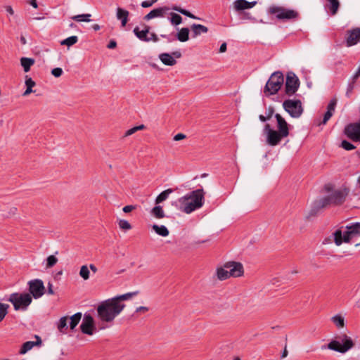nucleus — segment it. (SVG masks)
Masks as SVG:
<instances>
[{"mask_svg": "<svg viewBox=\"0 0 360 360\" xmlns=\"http://www.w3.org/2000/svg\"><path fill=\"white\" fill-rule=\"evenodd\" d=\"M136 294L137 292H128L122 295H118L115 297H112V299H117V301L118 302L119 304H124L122 301L129 300L134 295H136Z\"/></svg>", "mask_w": 360, "mask_h": 360, "instance_id": "37", "label": "nucleus"}, {"mask_svg": "<svg viewBox=\"0 0 360 360\" xmlns=\"http://www.w3.org/2000/svg\"><path fill=\"white\" fill-rule=\"evenodd\" d=\"M176 39L181 42L187 41L189 39V29L188 27L181 28L176 33Z\"/></svg>", "mask_w": 360, "mask_h": 360, "instance_id": "27", "label": "nucleus"}, {"mask_svg": "<svg viewBox=\"0 0 360 360\" xmlns=\"http://www.w3.org/2000/svg\"><path fill=\"white\" fill-rule=\"evenodd\" d=\"M7 300L13 304L15 311H26L32 303V298L29 293L14 292L10 295Z\"/></svg>", "mask_w": 360, "mask_h": 360, "instance_id": "6", "label": "nucleus"}, {"mask_svg": "<svg viewBox=\"0 0 360 360\" xmlns=\"http://www.w3.org/2000/svg\"><path fill=\"white\" fill-rule=\"evenodd\" d=\"M274 112V108L270 107V108H269L268 111H267V116H264L263 115H260L259 116V119L262 122H266V120L271 119Z\"/></svg>", "mask_w": 360, "mask_h": 360, "instance_id": "47", "label": "nucleus"}, {"mask_svg": "<svg viewBox=\"0 0 360 360\" xmlns=\"http://www.w3.org/2000/svg\"><path fill=\"white\" fill-rule=\"evenodd\" d=\"M48 293L49 295H53L54 294V291L53 290V285L51 283H48Z\"/></svg>", "mask_w": 360, "mask_h": 360, "instance_id": "58", "label": "nucleus"}, {"mask_svg": "<svg viewBox=\"0 0 360 360\" xmlns=\"http://www.w3.org/2000/svg\"><path fill=\"white\" fill-rule=\"evenodd\" d=\"M30 4L34 8H37L38 7V4L37 2V0H30Z\"/></svg>", "mask_w": 360, "mask_h": 360, "instance_id": "63", "label": "nucleus"}, {"mask_svg": "<svg viewBox=\"0 0 360 360\" xmlns=\"http://www.w3.org/2000/svg\"><path fill=\"white\" fill-rule=\"evenodd\" d=\"M145 128H146V127H145L144 124H141V125H139V126H136V127H134L128 129L127 131H126V132L124 134V136H131L133 134L136 133L137 131L143 130Z\"/></svg>", "mask_w": 360, "mask_h": 360, "instance_id": "45", "label": "nucleus"}, {"mask_svg": "<svg viewBox=\"0 0 360 360\" xmlns=\"http://www.w3.org/2000/svg\"><path fill=\"white\" fill-rule=\"evenodd\" d=\"M82 319V313L77 312L70 316V330H73L75 327L77 326V324L79 323L80 320Z\"/></svg>", "mask_w": 360, "mask_h": 360, "instance_id": "35", "label": "nucleus"}, {"mask_svg": "<svg viewBox=\"0 0 360 360\" xmlns=\"http://www.w3.org/2000/svg\"><path fill=\"white\" fill-rule=\"evenodd\" d=\"M226 51V44L224 42V43L221 44L220 48H219V52L220 53H224Z\"/></svg>", "mask_w": 360, "mask_h": 360, "instance_id": "60", "label": "nucleus"}, {"mask_svg": "<svg viewBox=\"0 0 360 360\" xmlns=\"http://www.w3.org/2000/svg\"><path fill=\"white\" fill-rule=\"evenodd\" d=\"M129 11L121 8H117V18L121 20L122 26H126L128 21Z\"/></svg>", "mask_w": 360, "mask_h": 360, "instance_id": "25", "label": "nucleus"}, {"mask_svg": "<svg viewBox=\"0 0 360 360\" xmlns=\"http://www.w3.org/2000/svg\"><path fill=\"white\" fill-rule=\"evenodd\" d=\"M332 240H334L333 235L331 236V237L325 238L323 242V244H328V243H331Z\"/></svg>", "mask_w": 360, "mask_h": 360, "instance_id": "62", "label": "nucleus"}, {"mask_svg": "<svg viewBox=\"0 0 360 360\" xmlns=\"http://www.w3.org/2000/svg\"><path fill=\"white\" fill-rule=\"evenodd\" d=\"M360 41V28H354L347 32L346 44L347 46L356 44Z\"/></svg>", "mask_w": 360, "mask_h": 360, "instance_id": "16", "label": "nucleus"}, {"mask_svg": "<svg viewBox=\"0 0 360 360\" xmlns=\"http://www.w3.org/2000/svg\"><path fill=\"white\" fill-rule=\"evenodd\" d=\"M152 229L158 235L162 237H166L169 233V230L164 225L159 226L158 224H153Z\"/></svg>", "mask_w": 360, "mask_h": 360, "instance_id": "30", "label": "nucleus"}, {"mask_svg": "<svg viewBox=\"0 0 360 360\" xmlns=\"http://www.w3.org/2000/svg\"><path fill=\"white\" fill-rule=\"evenodd\" d=\"M29 292L34 299L41 297L45 291L44 283L40 279H34L28 282Z\"/></svg>", "mask_w": 360, "mask_h": 360, "instance_id": "10", "label": "nucleus"}, {"mask_svg": "<svg viewBox=\"0 0 360 360\" xmlns=\"http://www.w3.org/2000/svg\"><path fill=\"white\" fill-rule=\"evenodd\" d=\"M186 138V135L184 134H181V133H179L177 134H176L173 139L176 141H180V140H182V139H184Z\"/></svg>", "mask_w": 360, "mask_h": 360, "instance_id": "54", "label": "nucleus"}, {"mask_svg": "<svg viewBox=\"0 0 360 360\" xmlns=\"http://www.w3.org/2000/svg\"><path fill=\"white\" fill-rule=\"evenodd\" d=\"M333 204L332 201H330V195L325 197L322 199H321L318 202V207L319 208H323L328 205Z\"/></svg>", "mask_w": 360, "mask_h": 360, "instance_id": "46", "label": "nucleus"}, {"mask_svg": "<svg viewBox=\"0 0 360 360\" xmlns=\"http://www.w3.org/2000/svg\"><path fill=\"white\" fill-rule=\"evenodd\" d=\"M348 193L349 190L347 188L335 191L329 195L330 197V201H332L333 204L335 205H342L345 201Z\"/></svg>", "mask_w": 360, "mask_h": 360, "instance_id": "14", "label": "nucleus"}, {"mask_svg": "<svg viewBox=\"0 0 360 360\" xmlns=\"http://www.w3.org/2000/svg\"><path fill=\"white\" fill-rule=\"evenodd\" d=\"M57 328L59 332L62 334H66L68 328V317L63 316L60 319L59 321L57 323Z\"/></svg>", "mask_w": 360, "mask_h": 360, "instance_id": "29", "label": "nucleus"}, {"mask_svg": "<svg viewBox=\"0 0 360 360\" xmlns=\"http://www.w3.org/2000/svg\"><path fill=\"white\" fill-rule=\"evenodd\" d=\"M148 39H149V41H153L154 42H157L159 40L157 34L153 32L149 33V37H148Z\"/></svg>", "mask_w": 360, "mask_h": 360, "instance_id": "53", "label": "nucleus"}, {"mask_svg": "<svg viewBox=\"0 0 360 360\" xmlns=\"http://www.w3.org/2000/svg\"><path fill=\"white\" fill-rule=\"evenodd\" d=\"M124 304H119L117 299H108L102 302L97 307L98 319L102 322L110 323L124 309Z\"/></svg>", "mask_w": 360, "mask_h": 360, "instance_id": "2", "label": "nucleus"}, {"mask_svg": "<svg viewBox=\"0 0 360 360\" xmlns=\"http://www.w3.org/2000/svg\"><path fill=\"white\" fill-rule=\"evenodd\" d=\"M300 86V80L296 75L292 72H288L285 84V94L291 96L294 95Z\"/></svg>", "mask_w": 360, "mask_h": 360, "instance_id": "9", "label": "nucleus"}, {"mask_svg": "<svg viewBox=\"0 0 360 360\" xmlns=\"http://www.w3.org/2000/svg\"><path fill=\"white\" fill-rule=\"evenodd\" d=\"M81 331L86 335H92L96 330L94 320L91 315L85 314L80 325Z\"/></svg>", "mask_w": 360, "mask_h": 360, "instance_id": "12", "label": "nucleus"}, {"mask_svg": "<svg viewBox=\"0 0 360 360\" xmlns=\"http://www.w3.org/2000/svg\"><path fill=\"white\" fill-rule=\"evenodd\" d=\"M216 276L220 281H224L230 278L228 269L224 268V265L223 266L217 268Z\"/></svg>", "mask_w": 360, "mask_h": 360, "instance_id": "31", "label": "nucleus"}, {"mask_svg": "<svg viewBox=\"0 0 360 360\" xmlns=\"http://www.w3.org/2000/svg\"><path fill=\"white\" fill-rule=\"evenodd\" d=\"M149 310V309L146 307H139L136 309V312L146 313Z\"/></svg>", "mask_w": 360, "mask_h": 360, "instance_id": "56", "label": "nucleus"}, {"mask_svg": "<svg viewBox=\"0 0 360 360\" xmlns=\"http://www.w3.org/2000/svg\"><path fill=\"white\" fill-rule=\"evenodd\" d=\"M79 276L85 281L88 280L90 277V271L88 266L83 265L79 270Z\"/></svg>", "mask_w": 360, "mask_h": 360, "instance_id": "40", "label": "nucleus"}, {"mask_svg": "<svg viewBox=\"0 0 360 360\" xmlns=\"http://www.w3.org/2000/svg\"><path fill=\"white\" fill-rule=\"evenodd\" d=\"M17 212V208L15 207H11L9 209V212L7 214H6V217H9L11 216L15 215Z\"/></svg>", "mask_w": 360, "mask_h": 360, "instance_id": "55", "label": "nucleus"}, {"mask_svg": "<svg viewBox=\"0 0 360 360\" xmlns=\"http://www.w3.org/2000/svg\"><path fill=\"white\" fill-rule=\"evenodd\" d=\"M257 4V1H248L246 0H236L233 4V8L236 12L245 9L253 8Z\"/></svg>", "mask_w": 360, "mask_h": 360, "instance_id": "19", "label": "nucleus"}, {"mask_svg": "<svg viewBox=\"0 0 360 360\" xmlns=\"http://www.w3.org/2000/svg\"><path fill=\"white\" fill-rule=\"evenodd\" d=\"M171 18L170 22L174 25H179L182 22V18L177 13H170Z\"/></svg>", "mask_w": 360, "mask_h": 360, "instance_id": "42", "label": "nucleus"}, {"mask_svg": "<svg viewBox=\"0 0 360 360\" xmlns=\"http://www.w3.org/2000/svg\"><path fill=\"white\" fill-rule=\"evenodd\" d=\"M346 229L344 233L340 229H338L333 233L336 245L339 246L343 242L349 243L360 237V222L350 223L346 226Z\"/></svg>", "mask_w": 360, "mask_h": 360, "instance_id": "3", "label": "nucleus"}, {"mask_svg": "<svg viewBox=\"0 0 360 360\" xmlns=\"http://www.w3.org/2000/svg\"><path fill=\"white\" fill-rule=\"evenodd\" d=\"M341 147L346 150H352L356 148L355 146L351 143L350 142L343 140L341 142Z\"/></svg>", "mask_w": 360, "mask_h": 360, "instance_id": "49", "label": "nucleus"}, {"mask_svg": "<svg viewBox=\"0 0 360 360\" xmlns=\"http://www.w3.org/2000/svg\"><path fill=\"white\" fill-rule=\"evenodd\" d=\"M51 74L56 77H59L63 74V70L60 68H55L51 70Z\"/></svg>", "mask_w": 360, "mask_h": 360, "instance_id": "51", "label": "nucleus"}, {"mask_svg": "<svg viewBox=\"0 0 360 360\" xmlns=\"http://www.w3.org/2000/svg\"><path fill=\"white\" fill-rule=\"evenodd\" d=\"M269 12L276 15L278 20L296 19L299 13L292 9L285 8L281 6H272L269 8Z\"/></svg>", "mask_w": 360, "mask_h": 360, "instance_id": "8", "label": "nucleus"}, {"mask_svg": "<svg viewBox=\"0 0 360 360\" xmlns=\"http://www.w3.org/2000/svg\"><path fill=\"white\" fill-rule=\"evenodd\" d=\"M35 338L37 339L36 341H27L23 343L22 345L19 353L20 354H25L28 351L32 349L34 346H39L41 345V338L38 335H35Z\"/></svg>", "mask_w": 360, "mask_h": 360, "instance_id": "21", "label": "nucleus"}, {"mask_svg": "<svg viewBox=\"0 0 360 360\" xmlns=\"http://www.w3.org/2000/svg\"><path fill=\"white\" fill-rule=\"evenodd\" d=\"M352 90H353V85L349 84L347 88V92H346V96L349 97L350 96V94L352 93Z\"/></svg>", "mask_w": 360, "mask_h": 360, "instance_id": "61", "label": "nucleus"}, {"mask_svg": "<svg viewBox=\"0 0 360 360\" xmlns=\"http://www.w3.org/2000/svg\"><path fill=\"white\" fill-rule=\"evenodd\" d=\"M205 192L202 188L188 193L178 199L179 210L186 214H191L201 208L205 202Z\"/></svg>", "mask_w": 360, "mask_h": 360, "instance_id": "1", "label": "nucleus"}, {"mask_svg": "<svg viewBox=\"0 0 360 360\" xmlns=\"http://www.w3.org/2000/svg\"><path fill=\"white\" fill-rule=\"evenodd\" d=\"M173 190L172 188H168L167 190H165L162 193H160L157 198H155V204L158 205L160 202L165 201L167 200L172 193H173Z\"/></svg>", "mask_w": 360, "mask_h": 360, "instance_id": "33", "label": "nucleus"}, {"mask_svg": "<svg viewBox=\"0 0 360 360\" xmlns=\"http://www.w3.org/2000/svg\"><path fill=\"white\" fill-rule=\"evenodd\" d=\"M151 215L156 219H162L165 217L162 207L160 205L155 206L150 211Z\"/></svg>", "mask_w": 360, "mask_h": 360, "instance_id": "34", "label": "nucleus"}, {"mask_svg": "<svg viewBox=\"0 0 360 360\" xmlns=\"http://www.w3.org/2000/svg\"><path fill=\"white\" fill-rule=\"evenodd\" d=\"M116 46H117V43H116V41H115V40H111V41L109 42V44H108L107 47H108V49H112L115 48V47H116Z\"/></svg>", "mask_w": 360, "mask_h": 360, "instance_id": "57", "label": "nucleus"}, {"mask_svg": "<svg viewBox=\"0 0 360 360\" xmlns=\"http://www.w3.org/2000/svg\"><path fill=\"white\" fill-rule=\"evenodd\" d=\"M331 321L339 329L343 328L345 326V317L340 314H337L332 316Z\"/></svg>", "mask_w": 360, "mask_h": 360, "instance_id": "26", "label": "nucleus"}, {"mask_svg": "<svg viewBox=\"0 0 360 360\" xmlns=\"http://www.w3.org/2000/svg\"><path fill=\"white\" fill-rule=\"evenodd\" d=\"M77 41L78 37L77 36H71L63 40L60 42V44L61 45H66L68 46H70L76 44Z\"/></svg>", "mask_w": 360, "mask_h": 360, "instance_id": "41", "label": "nucleus"}, {"mask_svg": "<svg viewBox=\"0 0 360 360\" xmlns=\"http://www.w3.org/2000/svg\"><path fill=\"white\" fill-rule=\"evenodd\" d=\"M158 0H147L141 2V6L143 8H149L155 4Z\"/></svg>", "mask_w": 360, "mask_h": 360, "instance_id": "50", "label": "nucleus"}, {"mask_svg": "<svg viewBox=\"0 0 360 360\" xmlns=\"http://www.w3.org/2000/svg\"><path fill=\"white\" fill-rule=\"evenodd\" d=\"M91 15L89 13L86 14H79L77 15L72 16L71 18L77 22H89L91 21Z\"/></svg>", "mask_w": 360, "mask_h": 360, "instance_id": "36", "label": "nucleus"}, {"mask_svg": "<svg viewBox=\"0 0 360 360\" xmlns=\"http://www.w3.org/2000/svg\"><path fill=\"white\" fill-rule=\"evenodd\" d=\"M192 31V37L195 38L197 36L208 32V28L200 24H193L191 27Z\"/></svg>", "mask_w": 360, "mask_h": 360, "instance_id": "23", "label": "nucleus"}, {"mask_svg": "<svg viewBox=\"0 0 360 360\" xmlns=\"http://www.w3.org/2000/svg\"><path fill=\"white\" fill-rule=\"evenodd\" d=\"M354 347V342L351 337L342 333L331 340L327 345L321 347V349H330L341 354H345Z\"/></svg>", "mask_w": 360, "mask_h": 360, "instance_id": "4", "label": "nucleus"}, {"mask_svg": "<svg viewBox=\"0 0 360 360\" xmlns=\"http://www.w3.org/2000/svg\"><path fill=\"white\" fill-rule=\"evenodd\" d=\"M149 30L150 27L148 25L145 26V29L143 30H140L138 27H136L133 32L136 35V37L140 39L141 41L148 42L149 39H148V34H149Z\"/></svg>", "mask_w": 360, "mask_h": 360, "instance_id": "22", "label": "nucleus"}, {"mask_svg": "<svg viewBox=\"0 0 360 360\" xmlns=\"http://www.w3.org/2000/svg\"><path fill=\"white\" fill-rule=\"evenodd\" d=\"M6 8V11L11 15H13L14 14V11H13V9L12 8V7L11 6H6L5 7Z\"/></svg>", "mask_w": 360, "mask_h": 360, "instance_id": "59", "label": "nucleus"}, {"mask_svg": "<svg viewBox=\"0 0 360 360\" xmlns=\"http://www.w3.org/2000/svg\"><path fill=\"white\" fill-rule=\"evenodd\" d=\"M136 209V205H126L122 208L124 213H129Z\"/></svg>", "mask_w": 360, "mask_h": 360, "instance_id": "52", "label": "nucleus"}, {"mask_svg": "<svg viewBox=\"0 0 360 360\" xmlns=\"http://www.w3.org/2000/svg\"><path fill=\"white\" fill-rule=\"evenodd\" d=\"M159 58L161 62L166 65L172 66L176 63V60L169 53H163L159 55Z\"/></svg>", "mask_w": 360, "mask_h": 360, "instance_id": "24", "label": "nucleus"}, {"mask_svg": "<svg viewBox=\"0 0 360 360\" xmlns=\"http://www.w3.org/2000/svg\"><path fill=\"white\" fill-rule=\"evenodd\" d=\"M89 269H90L94 273H96L97 271H98L97 267L94 264H91L89 265Z\"/></svg>", "mask_w": 360, "mask_h": 360, "instance_id": "64", "label": "nucleus"}, {"mask_svg": "<svg viewBox=\"0 0 360 360\" xmlns=\"http://www.w3.org/2000/svg\"><path fill=\"white\" fill-rule=\"evenodd\" d=\"M285 137L287 136L283 135L279 131L271 130L268 133V136H266V142L269 146H275L281 142L282 139Z\"/></svg>", "mask_w": 360, "mask_h": 360, "instance_id": "17", "label": "nucleus"}, {"mask_svg": "<svg viewBox=\"0 0 360 360\" xmlns=\"http://www.w3.org/2000/svg\"><path fill=\"white\" fill-rule=\"evenodd\" d=\"M25 85H26V90L24 91L22 95L24 96H27L31 93L33 92L32 88L36 85V83L34 81L32 80V79L27 75L25 76Z\"/></svg>", "mask_w": 360, "mask_h": 360, "instance_id": "28", "label": "nucleus"}, {"mask_svg": "<svg viewBox=\"0 0 360 360\" xmlns=\"http://www.w3.org/2000/svg\"><path fill=\"white\" fill-rule=\"evenodd\" d=\"M328 1L329 3V8L331 12V14L332 15L336 14L339 8V6H340L339 1L338 0H328Z\"/></svg>", "mask_w": 360, "mask_h": 360, "instance_id": "39", "label": "nucleus"}, {"mask_svg": "<svg viewBox=\"0 0 360 360\" xmlns=\"http://www.w3.org/2000/svg\"><path fill=\"white\" fill-rule=\"evenodd\" d=\"M118 226L120 229L124 231H129L131 229L132 226L130 223L125 219H119L118 220Z\"/></svg>", "mask_w": 360, "mask_h": 360, "instance_id": "44", "label": "nucleus"}, {"mask_svg": "<svg viewBox=\"0 0 360 360\" xmlns=\"http://www.w3.org/2000/svg\"><path fill=\"white\" fill-rule=\"evenodd\" d=\"M46 267H53L58 262V259L54 255H50L46 259Z\"/></svg>", "mask_w": 360, "mask_h": 360, "instance_id": "48", "label": "nucleus"}, {"mask_svg": "<svg viewBox=\"0 0 360 360\" xmlns=\"http://www.w3.org/2000/svg\"><path fill=\"white\" fill-rule=\"evenodd\" d=\"M284 82V77L281 72H274L267 81L264 93L266 96L276 94L281 88Z\"/></svg>", "mask_w": 360, "mask_h": 360, "instance_id": "5", "label": "nucleus"}, {"mask_svg": "<svg viewBox=\"0 0 360 360\" xmlns=\"http://www.w3.org/2000/svg\"><path fill=\"white\" fill-rule=\"evenodd\" d=\"M283 108L293 118H299L304 111L302 102L299 99H287L284 101Z\"/></svg>", "mask_w": 360, "mask_h": 360, "instance_id": "7", "label": "nucleus"}, {"mask_svg": "<svg viewBox=\"0 0 360 360\" xmlns=\"http://www.w3.org/2000/svg\"><path fill=\"white\" fill-rule=\"evenodd\" d=\"M345 134L354 142H360V122H354L345 127Z\"/></svg>", "mask_w": 360, "mask_h": 360, "instance_id": "11", "label": "nucleus"}, {"mask_svg": "<svg viewBox=\"0 0 360 360\" xmlns=\"http://www.w3.org/2000/svg\"><path fill=\"white\" fill-rule=\"evenodd\" d=\"M169 10L170 8L167 6L155 8L146 15L143 19L145 20H150L155 18H163Z\"/></svg>", "mask_w": 360, "mask_h": 360, "instance_id": "18", "label": "nucleus"}, {"mask_svg": "<svg viewBox=\"0 0 360 360\" xmlns=\"http://www.w3.org/2000/svg\"><path fill=\"white\" fill-rule=\"evenodd\" d=\"M337 105V99L335 98H332L328 106H327V111L323 115V120L319 121L318 120L316 121L317 125L321 124H326V122L330 119V117L333 116V113L335 112V107Z\"/></svg>", "mask_w": 360, "mask_h": 360, "instance_id": "15", "label": "nucleus"}, {"mask_svg": "<svg viewBox=\"0 0 360 360\" xmlns=\"http://www.w3.org/2000/svg\"><path fill=\"white\" fill-rule=\"evenodd\" d=\"M277 121L278 131L281 132L283 135L288 136L289 135L288 124L285 120L278 113L275 115Z\"/></svg>", "mask_w": 360, "mask_h": 360, "instance_id": "20", "label": "nucleus"}, {"mask_svg": "<svg viewBox=\"0 0 360 360\" xmlns=\"http://www.w3.org/2000/svg\"><path fill=\"white\" fill-rule=\"evenodd\" d=\"M34 63V60L30 58L22 57L20 59V64L22 66L24 71L27 72L30 71L31 66Z\"/></svg>", "mask_w": 360, "mask_h": 360, "instance_id": "32", "label": "nucleus"}, {"mask_svg": "<svg viewBox=\"0 0 360 360\" xmlns=\"http://www.w3.org/2000/svg\"><path fill=\"white\" fill-rule=\"evenodd\" d=\"M224 268L228 269L230 277H240L244 274L243 266L237 262H228L224 264Z\"/></svg>", "mask_w": 360, "mask_h": 360, "instance_id": "13", "label": "nucleus"}, {"mask_svg": "<svg viewBox=\"0 0 360 360\" xmlns=\"http://www.w3.org/2000/svg\"><path fill=\"white\" fill-rule=\"evenodd\" d=\"M9 305L8 304H4L0 302V322H1L6 314H8V309Z\"/></svg>", "mask_w": 360, "mask_h": 360, "instance_id": "43", "label": "nucleus"}, {"mask_svg": "<svg viewBox=\"0 0 360 360\" xmlns=\"http://www.w3.org/2000/svg\"><path fill=\"white\" fill-rule=\"evenodd\" d=\"M172 10L174 11H176L190 18H192V19H198V18H197L196 16H195L193 14H192L191 12H189L187 10H185L181 7H179L177 6H174L172 7Z\"/></svg>", "mask_w": 360, "mask_h": 360, "instance_id": "38", "label": "nucleus"}]
</instances>
